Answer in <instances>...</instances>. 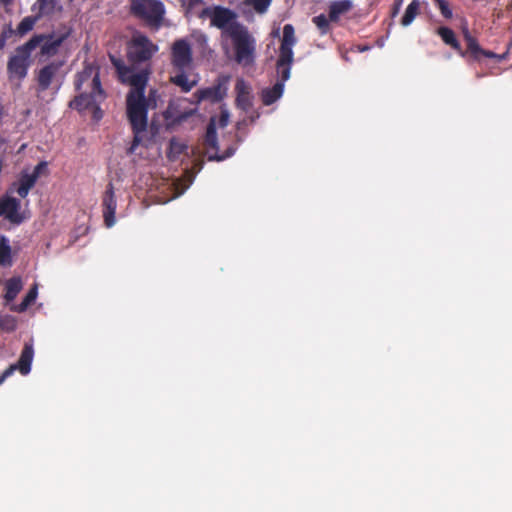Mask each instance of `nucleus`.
Masks as SVG:
<instances>
[{
    "label": "nucleus",
    "instance_id": "obj_1",
    "mask_svg": "<svg viewBox=\"0 0 512 512\" xmlns=\"http://www.w3.org/2000/svg\"><path fill=\"white\" fill-rule=\"evenodd\" d=\"M236 147L228 146L223 152L220 151V145L217 137V130H206L205 135L195 145L189 146L187 141L172 137L166 149V157L170 162L187 160L184 169V180L186 189L194 181L196 175L204 166V158L208 161H223L234 155Z\"/></svg>",
    "mask_w": 512,
    "mask_h": 512
},
{
    "label": "nucleus",
    "instance_id": "obj_2",
    "mask_svg": "<svg viewBox=\"0 0 512 512\" xmlns=\"http://www.w3.org/2000/svg\"><path fill=\"white\" fill-rule=\"evenodd\" d=\"M74 86L80 93L69 102V107L84 116L90 113L91 119L99 122L104 116L100 105L106 99V93L101 86L98 69L92 65L85 66L76 74Z\"/></svg>",
    "mask_w": 512,
    "mask_h": 512
},
{
    "label": "nucleus",
    "instance_id": "obj_3",
    "mask_svg": "<svg viewBox=\"0 0 512 512\" xmlns=\"http://www.w3.org/2000/svg\"><path fill=\"white\" fill-rule=\"evenodd\" d=\"M228 36L232 42L234 61L243 67L253 65L255 62L256 40L248 29L241 23H234L228 27Z\"/></svg>",
    "mask_w": 512,
    "mask_h": 512
},
{
    "label": "nucleus",
    "instance_id": "obj_4",
    "mask_svg": "<svg viewBox=\"0 0 512 512\" xmlns=\"http://www.w3.org/2000/svg\"><path fill=\"white\" fill-rule=\"evenodd\" d=\"M45 39L43 35H34L25 44L16 48L15 54L9 58L7 63L10 79L23 80L27 76L31 54Z\"/></svg>",
    "mask_w": 512,
    "mask_h": 512
},
{
    "label": "nucleus",
    "instance_id": "obj_5",
    "mask_svg": "<svg viewBox=\"0 0 512 512\" xmlns=\"http://www.w3.org/2000/svg\"><path fill=\"white\" fill-rule=\"evenodd\" d=\"M296 43L295 30L293 25L286 24L283 27V37L279 48V57L277 60V73L284 80H288L291 74L293 63V46Z\"/></svg>",
    "mask_w": 512,
    "mask_h": 512
},
{
    "label": "nucleus",
    "instance_id": "obj_6",
    "mask_svg": "<svg viewBox=\"0 0 512 512\" xmlns=\"http://www.w3.org/2000/svg\"><path fill=\"white\" fill-rule=\"evenodd\" d=\"M131 13L151 27L161 25L165 13L164 5L158 0H131Z\"/></svg>",
    "mask_w": 512,
    "mask_h": 512
},
{
    "label": "nucleus",
    "instance_id": "obj_7",
    "mask_svg": "<svg viewBox=\"0 0 512 512\" xmlns=\"http://www.w3.org/2000/svg\"><path fill=\"white\" fill-rule=\"evenodd\" d=\"M157 51L158 46L147 36L137 35L128 43L127 59L133 66L147 63Z\"/></svg>",
    "mask_w": 512,
    "mask_h": 512
},
{
    "label": "nucleus",
    "instance_id": "obj_8",
    "mask_svg": "<svg viewBox=\"0 0 512 512\" xmlns=\"http://www.w3.org/2000/svg\"><path fill=\"white\" fill-rule=\"evenodd\" d=\"M230 80V75L220 74L212 86L200 88L194 92V103L200 104L203 101H208L212 104H222L227 97Z\"/></svg>",
    "mask_w": 512,
    "mask_h": 512
},
{
    "label": "nucleus",
    "instance_id": "obj_9",
    "mask_svg": "<svg viewBox=\"0 0 512 512\" xmlns=\"http://www.w3.org/2000/svg\"><path fill=\"white\" fill-rule=\"evenodd\" d=\"M126 105L131 128H147L148 100L145 95H127Z\"/></svg>",
    "mask_w": 512,
    "mask_h": 512
},
{
    "label": "nucleus",
    "instance_id": "obj_10",
    "mask_svg": "<svg viewBox=\"0 0 512 512\" xmlns=\"http://www.w3.org/2000/svg\"><path fill=\"white\" fill-rule=\"evenodd\" d=\"M196 108H187L186 100H174L170 101L166 110L163 112L164 119L166 120V127L180 125L188 118L196 113Z\"/></svg>",
    "mask_w": 512,
    "mask_h": 512
},
{
    "label": "nucleus",
    "instance_id": "obj_11",
    "mask_svg": "<svg viewBox=\"0 0 512 512\" xmlns=\"http://www.w3.org/2000/svg\"><path fill=\"white\" fill-rule=\"evenodd\" d=\"M193 61L192 48L186 39L176 40L171 48V63L177 70H185Z\"/></svg>",
    "mask_w": 512,
    "mask_h": 512
},
{
    "label": "nucleus",
    "instance_id": "obj_12",
    "mask_svg": "<svg viewBox=\"0 0 512 512\" xmlns=\"http://www.w3.org/2000/svg\"><path fill=\"white\" fill-rule=\"evenodd\" d=\"M34 356L33 344L31 342H26L21 351L19 360L17 363L10 365L7 369H5L0 375V385L10 377L16 370L22 375H27L31 370V364Z\"/></svg>",
    "mask_w": 512,
    "mask_h": 512
},
{
    "label": "nucleus",
    "instance_id": "obj_13",
    "mask_svg": "<svg viewBox=\"0 0 512 512\" xmlns=\"http://www.w3.org/2000/svg\"><path fill=\"white\" fill-rule=\"evenodd\" d=\"M21 202L17 198L3 196L0 198V217L4 216L12 224H21L25 217L20 213Z\"/></svg>",
    "mask_w": 512,
    "mask_h": 512
},
{
    "label": "nucleus",
    "instance_id": "obj_14",
    "mask_svg": "<svg viewBox=\"0 0 512 512\" xmlns=\"http://www.w3.org/2000/svg\"><path fill=\"white\" fill-rule=\"evenodd\" d=\"M149 75V68L142 69L139 72H134L133 69H131L130 73L120 80L122 83H126L131 86V89L127 95H145V89L147 86Z\"/></svg>",
    "mask_w": 512,
    "mask_h": 512
},
{
    "label": "nucleus",
    "instance_id": "obj_15",
    "mask_svg": "<svg viewBox=\"0 0 512 512\" xmlns=\"http://www.w3.org/2000/svg\"><path fill=\"white\" fill-rule=\"evenodd\" d=\"M117 201L114 193V186L111 182L106 186L102 196V211L105 225L110 228L115 224V213Z\"/></svg>",
    "mask_w": 512,
    "mask_h": 512
},
{
    "label": "nucleus",
    "instance_id": "obj_16",
    "mask_svg": "<svg viewBox=\"0 0 512 512\" xmlns=\"http://www.w3.org/2000/svg\"><path fill=\"white\" fill-rule=\"evenodd\" d=\"M236 18L237 15L234 11L222 6H216L211 11V25L224 30L227 34L228 27L234 23H238Z\"/></svg>",
    "mask_w": 512,
    "mask_h": 512
},
{
    "label": "nucleus",
    "instance_id": "obj_17",
    "mask_svg": "<svg viewBox=\"0 0 512 512\" xmlns=\"http://www.w3.org/2000/svg\"><path fill=\"white\" fill-rule=\"evenodd\" d=\"M464 39L467 43V52L476 61H480L482 57H487L496 59L499 62L503 60L505 57L504 55H499L494 53L493 51L483 49L479 45L477 39L470 34L468 29L464 30Z\"/></svg>",
    "mask_w": 512,
    "mask_h": 512
},
{
    "label": "nucleus",
    "instance_id": "obj_18",
    "mask_svg": "<svg viewBox=\"0 0 512 512\" xmlns=\"http://www.w3.org/2000/svg\"><path fill=\"white\" fill-rule=\"evenodd\" d=\"M236 107L248 112L252 108L253 96L250 85L242 78H238L235 84Z\"/></svg>",
    "mask_w": 512,
    "mask_h": 512
},
{
    "label": "nucleus",
    "instance_id": "obj_19",
    "mask_svg": "<svg viewBox=\"0 0 512 512\" xmlns=\"http://www.w3.org/2000/svg\"><path fill=\"white\" fill-rule=\"evenodd\" d=\"M62 62H51L42 67L37 74L38 91H46L62 67Z\"/></svg>",
    "mask_w": 512,
    "mask_h": 512
},
{
    "label": "nucleus",
    "instance_id": "obj_20",
    "mask_svg": "<svg viewBox=\"0 0 512 512\" xmlns=\"http://www.w3.org/2000/svg\"><path fill=\"white\" fill-rule=\"evenodd\" d=\"M280 79L271 88H265L261 92V100L264 105L269 106L276 102L283 94L284 80L280 75Z\"/></svg>",
    "mask_w": 512,
    "mask_h": 512
},
{
    "label": "nucleus",
    "instance_id": "obj_21",
    "mask_svg": "<svg viewBox=\"0 0 512 512\" xmlns=\"http://www.w3.org/2000/svg\"><path fill=\"white\" fill-rule=\"evenodd\" d=\"M353 7L351 0H338L334 1L329 6V19L336 22L340 16L349 12Z\"/></svg>",
    "mask_w": 512,
    "mask_h": 512
},
{
    "label": "nucleus",
    "instance_id": "obj_22",
    "mask_svg": "<svg viewBox=\"0 0 512 512\" xmlns=\"http://www.w3.org/2000/svg\"><path fill=\"white\" fill-rule=\"evenodd\" d=\"M170 82L179 87L182 92L188 93L197 85L198 80L189 79L184 70H179V73L170 77Z\"/></svg>",
    "mask_w": 512,
    "mask_h": 512
},
{
    "label": "nucleus",
    "instance_id": "obj_23",
    "mask_svg": "<svg viewBox=\"0 0 512 512\" xmlns=\"http://www.w3.org/2000/svg\"><path fill=\"white\" fill-rule=\"evenodd\" d=\"M437 34L441 37L442 41L449 45L451 48L459 52L462 56H464V52L461 49V45L456 38L454 31L449 27H439L437 29Z\"/></svg>",
    "mask_w": 512,
    "mask_h": 512
},
{
    "label": "nucleus",
    "instance_id": "obj_24",
    "mask_svg": "<svg viewBox=\"0 0 512 512\" xmlns=\"http://www.w3.org/2000/svg\"><path fill=\"white\" fill-rule=\"evenodd\" d=\"M229 118V109L225 103H222L219 106V114L210 117V121L206 128H216V126L224 128L229 124Z\"/></svg>",
    "mask_w": 512,
    "mask_h": 512
},
{
    "label": "nucleus",
    "instance_id": "obj_25",
    "mask_svg": "<svg viewBox=\"0 0 512 512\" xmlns=\"http://www.w3.org/2000/svg\"><path fill=\"white\" fill-rule=\"evenodd\" d=\"M22 289V281L19 277H12L9 280H7L5 285V299L7 302L13 301L18 293Z\"/></svg>",
    "mask_w": 512,
    "mask_h": 512
},
{
    "label": "nucleus",
    "instance_id": "obj_26",
    "mask_svg": "<svg viewBox=\"0 0 512 512\" xmlns=\"http://www.w3.org/2000/svg\"><path fill=\"white\" fill-rule=\"evenodd\" d=\"M35 176H31L29 173H23L20 176L18 187H17V193L20 197L25 198L29 191L34 187L36 184Z\"/></svg>",
    "mask_w": 512,
    "mask_h": 512
},
{
    "label": "nucleus",
    "instance_id": "obj_27",
    "mask_svg": "<svg viewBox=\"0 0 512 512\" xmlns=\"http://www.w3.org/2000/svg\"><path fill=\"white\" fill-rule=\"evenodd\" d=\"M420 9V3L418 0H413L406 8L405 13L401 19L403 26L410 25L415 17L418 15Z\"/></svg>",
    "mask_w": 512,
    "mask_h": 512
},
{
    "label": "nucleus",
    "instance_id": "obj_28",
    "mask_svg": "<svg viewBox=\"0 0 512 512\" xmlns=\"http://www.w3.org/2000/svg\"><path fill=\"white\" fill-rule=\"evenodd\" d=\"M36 20L37 18L32 16L24 17L17 26V35L22 37L26 35L28 32H30L34 27Z\"/></svg>",
    "mask_w": 512,
    "mask_h": 512
},
{
    "label": "nucleus",
    "instance_id": "obj_29",
    "mask_svg": "<svg viewBox=\"0 0 512 512\" xmlns=\"http://www.w3.org/2000/svg\"><path fill=\"white\" fill-rule=\"evenodd\" d=\"M110 61L117 71L119 80H121L123 77H125L127 74H129L130 70L132 69V68L126 66V64L124 63V61L121 58H118L116 56L110 55Z\"/></svg>",
    "mask_w": 512,
    "mask_h": 512
},
{
    "label": "nucleus",
    "instance_id": "obj_30",
    "mask_svg": "<svg viewBox=\"0 0 512 512\" xmlns=\"http://www.w3.org/2000/svg\"><path fill=\"white\" fill-rule=\"evenodd\" d=\"M37 297V286H33L29 292L26 294L22 302L17 307L16 311L23 312L25 311L28 306L36 299Z\"/></svg>",
    "mask_w": 512,
    "mask_h": 512
},
{
    "label": "nucleus",
    "instance_id": "obj_31",
    "mask_svg": "<svg viewBox=\"0 0 512 512\" xmlns=\"http://www.w3.org/2000/svg\"><path fill=\"white\" fill-rule=\"evenodd\" d=\"M60 40H47L41 45V53L43 55H52L56 53L60 46Z\"/></svg>",
    "mask_w": 512,
    "mask_h": 512
},
{
    "label": "nucleus",
    "instance_id": "obj_32",
    "mask_svg": "<svg viewBox=\"0 0 512 512\" xmlns=\"http://www.w3.org/2000/svg\"><path fill=\"white\" fill-rule=\"evenodd\" d=\"M272 0H245V4L252 6L256 12L264 13L267 11Z\"/></svg>",
    "mask_w": 512,
    "mask_h": 512
},
{
    "label": "nucleus",
    "instance_id": "obj_33",
    "mask_svg": "<svg viewBox=\"0 0 512 512\" xmlns=\"http://www.w3.org/2000/svg\"><path fill=\"white\" fill-rule=\"evenodd\" d=\"M0 264H11V248L8 244H5L3 241L0 243Z\"/></svg>",
    "mask_w": 512,
    "mask_h": 512
},
{
    "label": "nucleus",
    "instance_id": "obj_34",
    "mask_svg": "<svg viewBox=\"0 0 512 512\" xmlns=\"http://www.w3.org/2000/svg\"><path fill=\"white\" fill-rule=\"evenodd\" d=\"M329 20L324 14H320L315 16L312 21L317 26V28L321 31L322 34H325L329 29Z\"/></svg>",
    "mask_w": 512,
    "mask_h": 512
},
{
    "label": "nucleus",
    "instance_id": "obj_35",
    "mask_svg": "<svg viewBox=\"0 0 512 512\" xmlns=\"http://www.w3.org/2000/svg\"><path fill=\"white\" fill-rule=\"evenodd\" d=\"M435 3L444 18H446V19L452 18L453 13L449 6V3L446 0H435Z\"/></svg>",
    "mask_w": 512,
    "mask_h": 512
},
{
    "label": "nucleus",
    "instance_id": "obj_36",
    "mask_svg": "<svg viewBox=\"0 0 512 512\" xmlns=\"http://www.w3.org/2000/svg\"><path fill=\"white\" fill-rule=\"evenodd\" d=\"M56 0H37V4L39 5V13L41 15L47 14L54 9Z\"/></svg>",
    "mask_w": 512,
    "mask_h": 512
},
{
    "label": "nucleus",
    "instance_id": "obj_37",
    "mask_svg": "<svg viewBox=\"0 0 512 512\" xmlns=\"http://www.w3.org/2000/svg\"><path fill=\"white\" fill-rule=\"evenodd\" d=\"M47 162L45 161H41L39 162L35 167H34V170L33 172L30 174L31 176H35V180L37 181L38 178L42 175V174H47L48 172V168H47Z\"/></svg>",
    "mask_w": 512,
    "mask_h": 512
},
{
    "label": "nucleus",
    "instance_id": "obj_38",
    "mask_svg": "<svg viewBox=\"0 0 512 512\" xmlns=\"http://www.w3.org/2000/svg\"><path fill=\"white\" fill-rule=\"evenodd\" d=\"M134 131V138H133V141H132V144L129 148V152L130 153H134L136 151V148L137 146L139 145V143L141 142V139H142V135L147 131V130H140V129H137V130H133Z\"/></svg>",
    "mask_w": 512,
    "mask_h": 512
},
{
    "label": "nucleus",
    "instance_id": "obj_39",
    "mask_svg": "<svg viewBox=\"0 0 512 512\" xmlns=\"http://www.w3.org/2000/svg\"><path fill=\"white\" fill-rule=\"evenodd\" d=\"M1 34L7 38V40H9L10 38H12L13 36L17 35V31L14 30L11 25H6Z\"/></svg>",
    "mask_w": 512,
    "mask_h": 512
},
{
    "label": "nucleus",
    "instance_id": "obj_40",
    "mask_svg": "<svg viewBox=\"0 0 512 512\" xmlns=\"http://www.w3.org/2000/svg\"><path fill=\"white\" fill-rule=\"evenodd\" d=\"M7 38L0 34V49H3L6 46Z\"/></svg>",
    "mask_w": 512,
    "mask_h": 512
},
{
    "label": "nucleus",
    "instance_id": "obj_41",
    "mask_svg": "<svg viewBox=\"0 0 512 512\" xmlns=\"http://www.w3.org/2000/svg\"><path fill=\"white\" fill-rule=\"evenodd\" d=\"M400 5H401V0H399V2H397V3H395L393 13H392L393 16L398 13Z\"/></svg>",
    "mask_w": 512,
    "mask_h": 512
},
{
    "label": "nucleus",
    "instance_id": "obj_42",
    "mask_svg": "<svg viewBox=\"0 0 512 512\" xmlns=\"http://www.w3.org/2000/svg\"><path fill=\"white\" fill-rule=\"evenodd\" d=\"M201 2H202V0H189V6L194 7L198 4H200Z\"/></svg>",
    "mask_w": 512,
    "mask_h": 512
},
{
    "label": "nucleus",
    "instance_id": "obj_43",
    "mask_svg": "<svg viewBox=\"0 0 512 512\" xmlns=\"http://www.w3.org/2000/svg\"><path fill=\"white\" fill-rule=\"evenodd\" d=\"M0 2L3 4V5H8L12 2V0H0Z\"/></svg>",
    "mask_w": 512,
    "mask_h": 512
},
{
    "label": "nucleus",
    "instance_id": "obj_44",
    "mask_svg": "<svg viewBox=\"0 0 512 512\" xmlns=\"http://www.w3.org/2000/svg\"><path fill=\"white\" fill-rule=\"evenodd\" d=\"M209 12H210V10H209V9H205V10L203 11V13H209Z\"/></svg>",
    "mask_w": 512,
    "mask_h": 512
},
{
    "label": "nucleus",
    "instance_id": "obj_45",
    "mask_svg": "<svg viewBox=\"0 0 512 512\" xmlns=\"http://www.w3.org/2000/svg\"><path fill=\"white\" fill-rule=\"evenodd\" d=\"M150 128H156V127H155V125L152 123V124H151V126H150Z\"/></svg>",
    "mask_w": 512,
    "mask_h": 512
}]
</instances>
